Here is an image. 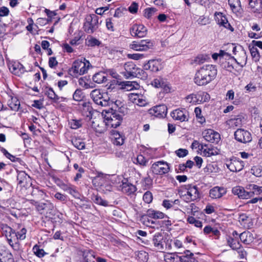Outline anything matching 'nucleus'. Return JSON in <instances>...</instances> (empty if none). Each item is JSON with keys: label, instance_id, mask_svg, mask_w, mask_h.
<instances>
[{"label": "nucleus", "instance_id": "obj_1", "mask_svg": "<svg viewBox=\"0 0 262 262\" xmlns=\"http://www.w3.org/2000/svg\"><path fill=\"white\" fill-rule=\"evenodd\" d=\"M217 74L216 66L211 64L203 65L196 70L193 82L198 86H205L215 79Z\"/></svg>", "mask_w": 262, "mask_h": 262}, {"label": "nucleus", "instance_id": "obj_2", "mask_svg": "<svg viewBox=\"0 0 262 262\" xmlns=\"http://www.w3.org/2000/svg\"><path fill=\"white\" fill-rule=\"evenodd\" d=\"M181 196L186 202L194 201L200 198V193L196 185H185L181 187Z\"/></svg>", "mask_w": 262, "mask_h": 262}, {"label": "nucleus", "instance_id": "obj_3", "mask_svg": "<svg viewBox=\"0 0 262 262\" xmlns=\"http://www.w3.org/2000/svg\"><path fill=\"white\" fill-rule=\"evenodd\" d=\"M9 229L10 230L9 232L10 235L9 236H7L8 242L14 250L18 251L20 249V244L18 241V239L24 240L25 239L27 230L25 228L23 227L19 231L15 233L12 231L11 228Z\"/></svg>", "mask_w": 262, "mask_h": 262}, {"label": "nucleus", "instance_id": "obj_4", "mask_svg": "<svg viewBox=\"0 0 262 262\" xmlns=\"http://www.w3.org/2000/svg\"><path fill=\"white\" fill-rule=\"evenodd\" d=\"M90 65V62L85 58L83 59V61L76 60L70 69V74L74 77L83 75L87 72Z\"/></svg>", "mask_w": 262, "mask_h": 262}, {"label": "nucleus", "instance_id": "obj_5", "mask_svg": "<svg viewBox=\"0 0 262 262\" xmlns=\"http://www.w3.org/2000/svg\"><path fill=\"white\" fill-rule=\"evenodd\" d=\"M103 122L107 127L116 128L119 126L122 120V115L117 112H114L113 110L111 111L106 112L105 114H103Z\"/></svg>", "mask_w": 262, "mask_h": 262}, {"label": "nucleus", "instance_id": "obj_6", "mask_svg": "<svg viewBox=\"0 0 262 262\" xmlns=\"http://www.w3.org/2000/svg\"><path fill=\"white\" fill-rule=\"evenodd\" d=\"M99 17L96 14L86 15L83 24V29L88 34L94 33L99 27Z\"/></svg>", "mask_w": 262, "mask_h": 262}, {"label": "nucleus", "instance_id": "obj_7", "mask_svg": "<svg viewBox=\"0 0 262 262\" xmlns=\"http://www.w3.org/2000/svg\"><path fill=\"white\" fill-rule=\"evenodd\" d=\"M209 95L205 92L199 91L187 95L185 100L187 103L192 104H200L208 101Z\"/></svg>", "mask_w": 262, "mask_h": 262}, {"label": "nucleus", "instance_id": "obj_8", "mask_svg": "<svg viewBox=\"0 0 262 262\" xmlns=\"http://www.w3.org/2000/svg\"><path fill=\"white\" fill-rule=\"evenodd\" d=\"M91 97L94 102L101 106H106L110 104L111 99L107 93L100 92V90L95 89L91 93Z\"/></svg>", "mask_w": 262, "mask_h": 262}, {"label": "nucleus", "instance_id": "obj_9", "mask_svg": "<svg viewBox=\"0 0 262 262\" xmlns=\"http://www.w3.org/2000/svg\"><path fill=\"white\" fill-rule=\"evenodd\" d=\"M154 47L153 42L149 39H143L139 41H134L129 45V48L137 51H146Z\"/></svg>", "mask_w": 262, "mask_h": 262}, {"label": "nucleus", "instance_id": "obj_10", "mask_svg": "<svg viewBox=\"0 0 262 262\" xmlns=\"http://www.w3.org/2000/svg\"><path fill=\"white\" fill-rule=\"evenodd\" d=\"M150 169L155 174L163 175L169 171L170 166L166 162L159 161L152 164Z\"/></svg>", "mask_w": 262, "mask_h": 262}, {"label": "nucleus", "instance_id": "obj_11", "mask_svg": "<svg viewBox=\"0 0 262 262\" xmlns=\"http://www.w3.org/2000/svg\"><path fill=\"white\" fill-rule=\"evenodd\" d=\"M166 241V238L162 234L157 233L153 236L152 243L156 250L162 252L167 248Z\"/></svg>", "mask_w": 262, "mask_h": 262}, {"label": "nucleus", "instance_id": "obj_12", "mask_svg": "<svg viewBox=\"0 0 262 262\" xmlns=\"http://www.w3.org/2000/svg\"><path fill=\"white\" fill-rule=\"evenodd\" d=\"M128 98L131 102L139 106L143 107L148 104L146 97L141 93H129Z\"/></svg>", "mask_w": 262, "mask_h": 262}, {"label": "nucleus", "instance_id": "obj_13", "mask_svg": "<svg viewBox=\"0 0 262 262\" xmlns=\"http://www.w3.org/2000/svg\"><path fill=\"white\" fill-rule=\"evenodd\" d=\"M129 30L132 36L138 38L145 37L147 31L146 28L144 25L137 24L133 25Z\"/></svg>", "mask_w": 262, "mask_h": 262}, {"label": "nucleus", "instance_id": "obj_14", "mask_svg": "<svg viewBox=\"0 0 262 262\" xmlns=\"http://www.w3.org/2000/svg\"><path fill=\"white\" fill-rule=\"evenodd\" d=\"M234 137L237 141L246 143L250 142L252 140L251 133L244 129H237L234 132Z\"/></svg>", "mask_w": 262, "mask_h": 262}, {"label": "nucleus", "instance_id": "obj_15", "mask_svg": "<svg viewBox=\"0 0 262 262\" xmlns=\"http://www.w3.org/2000/svg\"><path fill=\"white\" fill-rule=\"evenodd\" d=\"M149 114L159 118L165 117L167 113V107L165 104L155 106L149 110Z\"/></svg>", "mask_w": 262, "mask_h": 262}, {"label": "nucleus", "instance_id": "obj_16", "mask_svg": "<svg viewBox=\"0 0 262 262\" xmlns=\"http://www.w3.org/2000/svg\"><path fill=\"white\" fill-rule=\"evenodd\" d=\"M143 68L145 70L157 72L163 68L162 60L160 59L149 60L146 63L144 64Z\"/></svg>", "mask_w": 262, "mask_h": 262}, {"label": "nucleus", "instance_id": "obj_17", "mask_svg": "<svg viewBox=\"0 0 262 262\" xmlns=\"http://www.w3.org/2000/svg\"><path fill=\"white\" fill-rule=\"evenodd\" d=\"M170 116L173 120L180 122L187 121L189 119L188 113L184 108H178L173 111Z\"/></svg>", "mask_w": 262, "mask_h": 262}, {"label": "nucleus", "instance_id": "obj_18", "mask_svg": "<svg viewBox=\"0 0 262 262\" xmlns=\"http://www.w3.org/2000/svg\"><path fill=\"white\" fill-rule=\"evenodd\" d=\"M215 19L217 24L220 26L226 28L231 32L234 31L233 28L231 26L228 22L226 16L221 12H215Z\"/></svg>", "mask_w": 262, "mask_h": 262}, {"label": "nucleus", "instance_id": "obj_19", "mask_svg": "<svg viewBox=\"0 0 262 262\" xmlns=\"http://www.w3.org/2000/svg\"><path fill=\"white\" fill-rule=\"evenodd\" d=\"M202 135L204 139L208 142L217 143L220 140V135L211 129H206L203 131Z\"/></svg>", "mask_w": 262, "mask_h": 262}, {"label": "nucleus", "instance_id": "obj_20", "mask_svg": "<svg viewBox=\"0 0 262 262\" xmlns=\"http://www.w3.org/2000/svg\"><path fill=\"white\" fill-rule=\"evenodd\" d=\"M10 71L14 75L20 76L23 74L26 70L23 64L18 61H12L9 64Z\"/></svg>", "mask_w": 262, "mask_h": 262}, {"label": "nucleus", "instance_id": "obj_21", "mask_svg": "<svg viewBox=\"0 0 262 262\" xmlns=\"http://www.w3.org/2000/svg\"><path fill=\"white\" fill-rule=\"evenodd\" d=\"M120 189L123 193L127 195L134 194L137 190L136 187L128 182L126 180L122 182V184L120 186Z\"/></svg>", "mask_w": 262, "mask_h": 262}, {"label": "nucleus", "instance_id": "obj_22", "mask_svg": "<svg viewBox=\"0 0 262 262\" xmlns=\"http://www.w3.org/2000/svg\"><path fill=\"white\" fill-rule=\"evenodd\" d=\"M227 193V190L223 187L215 186L209 191V196L212 199H220Z\"/></svg>", "mask_w": 262, "mask_h": 262}, {"label": "nucleus", "instance_id": "obj_23", "mask_svg": "<svg viewBox=\"0 0 262 262\" xmlns=\"http://www.w3.org/2000/svg\"><path fill=\"white\" fill-rule=\"evenodd\" d=\"M151 84L155 88H162L166 92H170V88L166 80L161 77L155 79L151 82Z\"/></svg>", "mask_w": 262, "mask_h": 262}, {"label": "nucleus", "instance_id": "obj_24", "mask_svg": "<svg viewBox=\"0 0 262 262\" xmlns=\"http://www.w3.org/2000/svg\"><path fill=\"white\" fill-rule=\"evenodd\" d=\"M201 151L203 156L209 157L219 154V150L211 145L202 144L201 145Z\"/></svg>", "mask_w": 262, "mask_h": 262}, {"label": "nucleus", "instance_id": "obj_25", "mask_svg": "<svg viewBox=\"0 0 262 262\" xmlns=\"http://www.w3.org/2000/svg\"><path fill=\"white\" fill-rule=\"evenodd\" d=\"M249 9L254 12L260 13L262 12L261 0H248Z\"/></svg>", "mask_w": 262, "mask_h": 262}, {"label": "nucleus", "instance_id": "obj_26", "mask_svg": "<svg viewBox=\"0 0 262 262\" xmlns=\"http://www.w3.org/2000/svg\"><path fill=\"white\" fill-rule=\"evenodd\" d=\"M108 182L107 180L106 177L103 176V174H99L95 177L92 183L94 186L98 187L99 188H102V187L107 184Z\"/></svg>", "mask_w": 262, "mask_h": 262}, {"label": "nucleus", "instance_id": "obj_27", "mask_svg": "<svg viewBox=\"0 0 262 262\" xmlns=\"http://www.w3.org/2000/svg\"><path fill=\"white\" fill-rule=\"evenodd\" d=\"M124 105V102L121 100H116L115 101L111 100L110 104L108 106H111L112 110H113L114 112H117V111H118L119 112L124 113V110L126 109Z\"/></svg>", "mask_w": 262, "mask_h": 262}, {"label": "nucleus", "instance_id": "obj_28", "mask_svg": "<svg viewBox=\"0 0 262 262\" xmlns=\"http://www.w3.org/2000/svg\"><path fill=\"white\" fill-rule=\"evenodd\" d=\"M124 68L125 72H124V75L127 77L134 76L136 74L135 70L136 69V66L133 62H127L124 64Z\"/></svg>", "mask_w": 262, "mask_h": 262}, {"label": "nucleus", "instance_id": "obj_29", "mask_svg": "<svg viewBox=\"0 0 262 262\" xmlns=\"http://www.w3.org/2000/svg\"><path fill=\"white\" fill-rule=\"evenodd\" d=\"M45 95L54 101V102H58L60 101V99H62V97H60L56 94L52 88L46 87L45 90Z\"/></svg>", "mask_w": 262, "mask_h": 262}, {"label": "nucleus", "instance_id": "obj_30", "mask_svg": "<svg viewBox=\"0 0 262 262\" xmlns=\"http://www.w3.org/2000/svg\"><path fill=\"white\" fill-rule=\"evenodd\" d=\"M242 242L246 245H249L254 241L253 235L250 232H243L239 235Z\"/></svg>", "mask_w": 262, "mask_h": 262}, {"label": "nucleus", "instance_id": "obj_31", "mask_svg": "<svg viewBox=\"0 0 262 262\" xmlns=\"http://www.w3.org/2000/svg\"><path fill=\"white\" fill-rule=\"evenodd\" d=\"M92 79L94 82L98 84L104 83L107 80L106 74L103 72L96 73L93 75Z\"/></svg>", "mask_w": 262, "mask_h": 262}, {"label": "nucleus", "instance_id": "obj_32", "mask_svg": "<svg viewBox=\"0 0 262 262\" xmlns=\"http://www.w3.org/2000/svg\"><path fill=\"white\" fill-rule=\"evenodd\" d=\"M104 122L101 119H96L92 121L91 126L96 132L102 133L105 130L102 125Z\"/></svg>", "mask_w": 262, "mask_h": 262}, {"label": "nucleus", "instance_id": "obj_33", "mask_svg": "<svg viewBox=\"0 0 262 262\" xmlns=\"http://www.w3.org/2000/svg\"><path fill=\"white\" fill-rule=\"evenodd\" d=\"M8 105L11 110L16 112L19 108L20 102L16 97H14L8 101Z\"/></svg>", "mask_w": 262, "mask_h": 262}, {"label": "nucleus", "instance_id": "obj_34", "mask_svg": "<svg viewBox=\"0 0 262 262\" xmlns=\"http://www.w3.org/2000/svg\"><path fill=\"white\" fill-rule=\"evenodd\" d=\"M124 89L127 91H132L134 89H138L139 88V84L135 81H125L122 84Z\"/></svg>", "mask_w": 262, "mask_h": 262}, {"label": "nucleus", "instance_id": "obj_35", "mask_svg": "<svg viewBox=\"0 0 262 262\" xmlns=\"http://www.w3.org/2000/svg\"><path fill=\"white\" fill-rule=\"evenodd\" d=\"M136 258L139 262H147L148 254L144 251H139L136 253Z\"/></svg>", "mask_w": 262, "mask_h": 262}, {"label": "nucleus", "instance_id": "obj_36", "mask_svg": "<svg viewBox=\"0 0 262 262\" xmlns=\"http://www.w3.org/2000/svg\"><path fill=\"white\" fill-rule=\"evenodd\" d=\"M227 242L228 245L233 249L237 250L240 248L241 244L238 241L234 239L233 237L229 236L227 238Z\"/></svg>", "mask_w": 262, "mask_h": 262}, {"label": "nucleus", "instance_id": "obj_37", "mask_svg": "<svg viewBox=\"0 0 262 262\" xmlns=\"http://www.w3.org/2000/svg\"><path fill=\"white\" fill-rule=\"evenodd\" d=\"M113 143L116 145H122L124 142V138L119 133L116 132L113 134Z\"/></svg>", "mask_w": 262, "mask_h": 262}, {"label": "nucleus", "instance_id": "obj_38", "mask_svg": "<svg viewBox=\"0 0 262 262\" xmlns=\"http://www.w3.org/2000/svg\"><path fill=\"white\" fill-rule=\"evenodd\" d=\"M27 178H30V177L25 171H17V180L19 185L25 183L27 181Z\"/></svg>", "mask_w": 262, "mask_h": 262}, {"label": "nucleus", "instance_id": "obj_39", "mask_svg": "<svg viewBox=\"0 0 262 262\" xmlns=\"http://www.w3.org/2000/svg\"><path fill=\"white\" fill-rule=\"evenodd\" d=\"M232 192L234 195H238L239 198L244 199L245 189L243 187L239 186H235L232 188Z\"/></svg>", "mask_w": 262, "mask_h": 262}, {"label": "nucleus", "instance_id": "obj_40", "mask_svg": "<svg viewBox=\"0 0 262 262\" xmlns=\"http://www.w3.org/2000/svg\"><path fill=\"white\" fill-rule=\"evenodd\" d=\"M228 4L233 12H238L240 9L241 4L239 0H228Z\"/></svg>", "mask_w": 262, "mask_h": 262}, {"label": "nucleus", "instance_id": "obj_41", "mask_svg": "<svg viewBox=\"0 0 262 262\" xmlns=\"http://www.w3.org/2000/svg\"><path fill=\"white\" fill-rule=\"evenodd\" d=\"M72 142L74 147L79 150H82L85 148V143L81 139H73Z\"/></svg>", "mask_w": 262, "mask_h": 262}, {"label": "nucleus", "instance_id": "obj_42", "mask_svg": "<svg viewBox=\"0 0 262 262\" xmlns=\"http://www.w3.org/2000/svg\"><path fill=\"white\" fill-rule=\"evenodd\" d=\"M194 113L198 122L201 124L205 122V119L204 116L202 115V111L200 107H196L195 108Z\"/></svg>", "mask_w": 262, "mask_h": 262}, {"label": "nucleus", "instance_id": "obj_43", "mask_svg": "<svg viewBox=\"0 0 262 262\" xmlns=\"http://www.w3.org/2000/svg\"><path fill=\"white\" fill-rule=\"evenodd\" d=\"M92 200H93L94 202L96 204L105 207L108 206L107 201L104 200L99 195H94L92 198Z\"/></svg>", "mask_w": 262, "mask_h": 262}, {"label": "nucleus", "instance_id": "obj_44", "mask_svg": "<svg viewBox=\"0 0 262 262\" xmlns=\"http://www.w3.org/2000/svg\"><path fill=\"white\" fill-rule=\"evenodd\" d=\"M248 188L254 191V195L262 196V186H259L255 184H250Z\"/></svg>", "mask_w": 262, "mask_h": 262}, {"label": "nucleus", "instance_id": "obj_45", "mask_svg": "<svg viewBox=\"0 0 262 262\" xmlns=\"http://www.w3.org/2000/svg\"><path fill=\"white\" fill-rule=\"evenodd\" d=\"M33 251L35 255L39 258H41L46 254L43 249H40L37 245L33 247Z\"/></svg>", "mask_w": 262, "mask_h": 262}, {"label": "nucleus", "instance_id": "obj_46", "mask_svg": "<svg viewBox=\"0 0 262 262\" xmlns=\"http://www.w3.org/2000/svg\"><path fill=\"white\" fill-rule=\"evenodd\" d=\"M249 49L252 58L254 59L255 61L258 60L260 56L257 48L254 46H249Z\"/></svg>", "mask_w": 262, "mask_h": 262}, {"label": "nucleus", "instance_id": "obj_47", "mask_svg": "<svg viewBox=\"0 0 262 262\" xmlns=\"http://www.w3.org/2000/svg\"><path fill=\"white\" fill-rule=\"evenodd\" d=\"M69 124L71 128L76 129L81 126L82 121L81 120L72 119L69 122Z\"/></svg>", "mask_w": 262, "mask_h": 262}, {"label": "nucleus", "instance_id": "obj_48", "mask_svg": "<svg viewBox=\"0 0 262 262\" xmlns=\"http://www.w3.org/2000/svg\"><path fill=\"white\" fill-rule=\"evenodd\" d=\"M208 57L204 55H199L195 57L193 60V63L198 64H200L205 62Z\"/></svg>", "mask_w": 262, "mask_h": 262}, {"label": "nucleus", "instance_id": "obj_49", "mask_svg": "<svg viewBox=\"0 0 262 262\" xmlns=\"http://www.w3.org/2000/svg\"><path fill=\"white\" fill-rule=\"evenodd\" d=\"M187 221L189 224H193L196 227L201 228L202 227V223L193 216H189Z\"/></svg>", "mask_w": 262, "mask_h": 262}, {"label": "nucleus", "instance_id": "obj_50", "mask_svg": "<svg viewBox=\"0 0 262 262\" xmlns=\"http://www.w3.org/2000/svg\"><path fill=\"white\" fill-rule=\"evenodd\" d=\"M237 165H239V163L238 161H234L233 162H231L227 165V167L231 171H239L242 169V168L241 167L238 168L236 167Z\"/></svg>", "mask_w": 262, "mask_h": 262}, {"label": "nucleus", "instance_id": "obj_51", "mask_svg": "<svg viewBox=\"0 0 262 262\" xmlns=\"http://www.w3.org/2000/svg\"><path fill=\"white\" fill-rule=\"evenodd\" d=\"M68 193L72 195L74 198L77 199H80V194L79 192L76 189V188L75 186L72 185L70 187Z\"/></svg>", "mask_w": 262, "mask_h": 262}, {"label": "nucleus", "instance_id": "obj_52", "mask_svg": "<svg viewBox=\"0 0 262 262\" xmlns=\"http://www.w3.org/2000/svg\"><path fill=\"white\" fill-rule=\"evenodd\" d=\"M73 99L77 101H80L83 98V93L81 90L77 89L73 95Z\"/></svg>", "mask_w": 262, "mask_h": 262}, {"label": "nucleus", "instance_id": "obj_53", "mask_svg": "<svg viewBox=\"0 0 262 262\" xmlns=\"http://www.w3.org/2000/svg\"><path fill=\"white\" fill-rule=\"evenodd\" d=\"M156 11V9L154 8H146L144 11V16L149 19L154 15Z\"/></svg>", "mask_w": 262, "mask_h": 262}, {"label": "nucleus", "instance_id": "obj_54", "mask_svg": "<svg viewBox=\"0 0 262 262\" xmlns=\"http://www.w3.org/2000/svg\"><path fill=\"white\" fill-rule=\"evenodd\" d=\"M137 163L141 166H146L148 160L142 155H138L136 158Z\"/></svg>", "mask_w": 262, "mask_h": 262}, {"label": "nucleus", "instance_id": "obj_55", "mask_svg": "<svg viewBox=\"0 0 262 262\" xmlns=\"http://www.w3.org/2000/svg\"><path fill=\"white\" fill-rule=\"evenodd\" d=\"M249 187V185H247L246 187V190H245V193L244 196V199H248L251 198L254 196V191L252 189H250L248 188Z\"/></svg>", "mask_w": 262, "mask_h": 262}, {"label": "nucleus", "instance_id": "obj_56", "mask_svg": "<svg viewBox=\"0 0 262 262\" xmlns=\"http://www.w3.org/2000/svg\"><path fill=\"white\" fill-rule=\"evenodd\" d=\"M138 4L133 2L128 8V11L132 14H136L138 10Z\"/></svg>", "mask_w": 262, "mask_h": 262}, {"label": "nucleus", "instance_id": "obj_57", "mask_svg": "<svg viewBox=\"0 0 262 262\" xmlns=\"http://www.w3.org/2000/svg\"><path fill=\"white\" fill-rule=\"evenodd\" d=\"M251 172L256 177L262 176V168L260 166H254L251 169Z\"/></svg>", "mask_w": 262, "mask_h": 262}, {"label": "nucleus", "instance_id": "obj_58", "mask_svg": "<svg viewBox=\"0 0 262 262\" xmlns=\"http://www.w3.org/2000/svg\"><path fill=\"white\" fill-rule=\"evenodd\" d=\"M149 214L154 219H163L164 217V214L158 211H151L150 212H149Z\"/></svg>", "mask_w": 262, "mask_h": 262}, {"label": "nucleus", "instance_id": "obj_59", "mask_svg": "<svg viewBox=\"0 0 262 262\" xmlns=\"http://www.w3.org/2000/svg\"><path fill=\"white\" fill-rule=\"evenodd\" d=\"M143 201L146 203H150L152 200V195L150 191H146L143 196Z\"/></svg>", "mask_w": 262, "mask_h": 262}, {"label": "nucleus", "instance_id": "obj_60", "mask_svg": "<svg viewBox=\"0 0 262 262\" xmlns=\"http://www.w3.org/2000/svg\"><path fill=\"white\" fill-rule=\"evenodd\" d=\"M175 153L178 157L180 158H183L188 155V151L186 149L180 148L177 150L175 151Z\"/></svg>", "mask_w": 262, "mask_h": 262}, {"label": "nucleus", "instance_id": "obj_61", "mask_svg": "<svg viewBox=\"0 0 262 262\" xmlns=\"http://www.w3.org/2000/svg\"><path fill=\"white\" fill-rule=\"evenodd\" d=\"M127 57L129 59H134V60H139V59L143 58L144 57V55L143 54L134 53V54H128L127 55Z\"/></svg>", "mask_w": 262, "mask_h": 262}, {"label": "nucleus", "instance_id": "obj_62", "mask_svg": "<svg viewBox=\"0 0 262 262\" xmlns=\"http://www.w3.org/2000/svg\"><path fill=\"white\" fill-rule=\"evenodd\" d=\"M48 63L49 66L52 69H55L58 64V61L55 57H50Z\"/></svg>", "mask_w": 262, "mask_h": 262}, {"label": "nucleus", "instance_id": "obj_63", "mask_svg": "<svg viewBox=\"0 0 262 262\" xmlns=\"http://www.w3.org/2000/svg\"><path fill=\"white\" fill-rule=\"evenodd\" d=\"M87 45L89 46H91V47L99 46L100 45V41L98 39H97L95 38L91 37L90 39H89L88 40Z\"/></svg>", "mask_w": 262, "mask_h": 262}, {"label": "nucleus", "instance_id": "obj_64", "mask_svg": "<svg viewBox=\"0 0 262 262\" xmlns=\"http://www.w3.org/2000/svg\"><path fill=\"white\" fill-rule=\"evenodd\" d=\"M204 211L206 214H210L215 212V208L211 204H208L206 205Z\"/></svg>", "mask_w": 262, "mask_h": 262}]
</instances>
